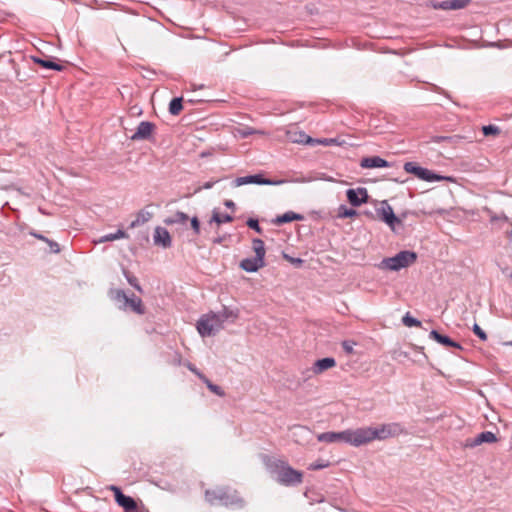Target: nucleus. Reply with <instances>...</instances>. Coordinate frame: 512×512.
I'll use <instances>...</instances> for the list:
<instances>
[{"instance_id": "f257e3e1", "label": "nucleus", "mask_w": 512, "mask_h": 512, "mask_svg": "<svg viewBox=\"0 0 512 512\" xmlns=\"http://www.w3.org/2000/svg\"><path fill=\"white\" fill-rule=\"evenodd\" d=\"M271 474L275 475L278 483L284 486H294L302 482V473L293 469L287 462L273 460L267 464Z\"/></svg>"}, {"instance_id": "f03ea898", "label": "nucleus", "mask_w": 512, "mask_h": 512, "mask_svg": "<svg viewBox=\"0 0 512 512\" xmlns=\"http://www.w3.org/2000/svg\"><path fill=\"white\" fill-rule=\"evenodd\" d=\"M205 498L212 505L221 504L232 508H243L245 506V501L236 491H230L226 488L206 490Z\"/></svg>"}, {"instance_id": "7ed1b4c3", "label": "nucleus", "mask_w": 512, "mask_h": 512, "mask_svg": "<svg viewBox=\"0 0 512 512\" xmlns=\"http://www.w3.org/2000/svg\"><path fill=\"white\" fill-rule=\"evenodd\" d=\"M417 259V254L413 251H400L393 257L384 258L378 267L391 271H399L413 264Z\"/></svg>"}, {"instance_id": "20e7f679", "label": "nucleus", "mask_w": 512, "mask_h": 512, "mask_svg": "<svg viewBox=\"0 0 512 512\" xmlns=\"http://www.w3.org/2000/svg\"><path fill=\"white\" fill-rule=\"evenodd\" d=\"M222 328L223 324L215 312L203 315L197 322V330L202 337L213 336Z\"/></svg>"}, {"instance_id": "39448f33", "label": "nucleus", "mask_w": 512, "mask_h": 512, "mask_svg": "<svg viewBox=\"0 0 512 512\" xmlns=\"http://www.w3.org/2000/svg\"><path fill=\"white\" fill-rule=\"evenodd\" d=\"M372 441H374L372 427H361L346 430V443L351 446L359 447Z\"/></svg>"}, {"instance_id": "423d86ee", "label": "nucleus", "mask_w": 512, "mask_h": 512, "mask_svg": "<svg viewBox=\"0 0 512 512\" xmlns=\"http://www.w3.org/2000/svg\"><path fill=\"white\" fill-rule=\"evenodd\" d=\"M405 172L415 175L420 180L426 182H436L448 179L447 177L436 174L435 172L418 166L415 162H406L403 166Z\"/></svg>"}, {"instance_id": "0eeeda50", "label": "nucleus", "mask_w": 512, "mask_h": 512, "mask_svg": "<svg viewBox=\"0 0 512 512\" xmlns=\"http://www.w3.org/2000/svg\"><path fill=\"white\" fill-rule=\"evenodd\" d=\"M405 433L404 427L397 422L382 424L372 428L373 440H385Z\"/></svg>"}, {"instance_id": "6e6552de", "label": "nucleus", "mask_w": 512, "mask_h": 512, "mask_svg": "<svg viewBox=\"0 0 512 512\" xmlns=\"http://www.w3.org/2000/svg\"><path fill=\"white\" fill-rule=\"evenodd\" d=\"M113 298L116 301L123 302L124 308L129 306L137 314L142 315L145 312L143 305H142V300L135 295H132V297H129L125 294V292L123 290H116L114 292Z\"/></svg>"}, {"instance_id": "1a4fd4ad", "label": "nucleus", "mask_w": 512, "mask_h": 512, "mask_svg": "<svg viewBox=\"0 0 512 512\" xmlns=\"http://www.w3.org/2000/svg\"><path fill=\"white\" fill-rule=\"evenodd\" d=\"M109 489L114 493L115 502L124 509V512H137L136 501L125 494L115 485H111Z\"/></svg>"}, {"instance_id": "9d476101", "label": "nucleus", "mask_w": 512, "mask_h": 512, "mask_svg": "<svg viewBox=\"0 0 512 512\" xmlns=\"http://www.w3.org/2000/svg\"><path fill=\"white\" fill-rule=\"evenodd\" d=\"M154 129L155 125L152 122L141 121L130 139L133 141L149 140L152 137Z\"/></svg>"}, {"instance_id": "9b49d317", "label": "nucleus", "mask_w": 512, "mask_h": 512, "mask_svg": "<svg viewBox=\"0 0 512 512\" xmlns=\"http://www.w3.org/2000/svg\"><path fill=\"white\" fill-rule=\"evenodd\" d=\"M346 196L349 203L355 207L360 206L363 203H366L369 197L366 188L362 187H359L357 189H348L346 191Z\"/></svg>"}, {"instance_id": "f8f14e48", "label": "nucleus", "mask_w": 512, "mask_h": 512, "mask_svg": "<svg viewBox=\"0 0 512 512\" xmlns=\"http://www.w3.org/2000/svg\"><path fill=\"white\" fill-rule=\"evenodd\" d=\"M378 213L380 214L381 220L384 221L393 230L395 228V224L400 223L399 218L395 215L392 207L386 201L382 203Z\"/></svg>"}, {"instance_id": "ddd939ff", "label": "nucleus", "mask_w": 512, "mask_h": 512, "mask_svg": "<svg viewBox=\"0 0 512 512\" xmlns=\"http://www.w3.org/2000/svg\"><path fill=\"white\" fill-rule=\"evenodd\" d=\"M335 366H336L335 359L332 357H326V358H322V359L315 361L313 366L311 367V369L307 370L306 373L312 372L315 375H319V374L323 373L324 371L331 369ZM305 378L306 379L310 378V375L307 374L305 376Z\"/></svg>"}, {"instance_id": "4468645a", "label": "nucleus", "mask_w": 512, "mask_h": 512, "mask_svg": "<svg viewBox=\"0 0 512 512\" xmlns=\"http://www.w3.org/2000/svg\"><path fill=\"white\" fill-rule=\"evenodd\" d=\"M154 244L163 248H169L172 245L170 233L166 228L157 226L153 236Z\"/></svg>"}, {"instance_id": "2eb2a0df", "label": "nucleus", "mask_w": 512, "mask_h": 512, "mask_svg": "<svg viewBox=\"0 0 512 512\" xmlns=\"http://www.w3.org/2000/svg\"><path fill=\"white\" fill-rule=\"evenodd\" d=\"M390 163L379 156L364 157L360 161V167L364 169L390 167Z\"/></svg>"}, {"instance_id": "dca6fc26", "label": "nucleus", "mask_w": 512, "mask_h": 512, "mask_svg": "<svg viewBox=\"0 0 512 512\" xmlns=\"http://www.w3.org/2000/svg\"><path fill=\"white\" fill-rule=\"evenodd\" d=\"M264 177L262 174H255V175H247L242 177H237L233 182V187H240L243 185L248 184H257V185H263Z\"/></svg>"}, {"instance_id": "f3484780", "label": "nucleus", "mask_w": 512, "mask_h": 512, "mask_svg": "<svg viewBox=\"0 0 512 512\" xmlns=\"http://www.w3.org/2000/svg\"><path fill=\"white\" fill-rule=\"evenodd\" d=\"M318 441L326 443L344 442L346 443V430L341 432H324L317 436Z\"/></svg>"}, {"instance_id": "a211bd4d", "label": "nucleus", "mask_w": 512, "mask_h": 512, "mask_svg": "<svg viewBox=\"0 0 512 512\" xmlns=\"http://www.w3.org/2000/svg\"><path fill=\"white\" fill-rule=\"evenodd\" d=\"M265 265V261L258 260V258H245L241 261L240 267L246 272H256L258 269Z\"/></svg>"}, {"instance_id": "6ab92c4d", "label": "nucleus", "mask_w": 512, "mask_h": 512, "mask_svg": "<svg viewBox=\"0 0 512 512\" xmlns=\"http://www.w3.org/2000/svg\"><path fill=\"white\" fill-rule=\"evenodd\" d=\"M429 337L439 344H442L447 347H454V348H461L460 344L455 342L453 339H451L447 335L440 334L436 330H432L429 334Z\"/></svg>"}, {"instance_id": "aec40b11", "label": "nucleus", "mask_w": 512, "mask_h": 512, "mask_svg": "<svg viewBox=\"0 0 512 512\" xmlns=\"http://www.w3.org/2000/svg\"><path fill=\"white\" fill-rule=\"evenodd\" d=\"M222 324L226 321L234 322L239 317V310L237 308H231L223 306L222 310L217 312Z\"/></svg>"}, {"instance_id": "412c9836", "label": "nucleus", "mask_w": 512, "mask_h": 512, "mask_svg": "<svg viewBox=\"0 0 512 512\" xmlns=\"http://www.w3.org/2000/svg\"><path fill=\"white\" fill-rule=\"evenodd\" d=\"M152 217H153V213L148 211L147 208H144L137 213L135 220H133L130 223L129 227L136 228L138 226H141V225L147 223L148 221H150L152 219Z\"/></svg>"}, {"instance_id": "4be33fe9", "label": "nucleus", "mask_w": 512, "mask_h": 512, "mask_svg": "<svg viewBox=\"0 0 512 512\" xmlns=\"http://www.w3.org/2000/svg\"><path fill=\"white\" fill-rule=\"evenodd\" d=\"M302 219H303V216L301 214L295 213L293 211H288L282 215L277 216L273 220V223L276 225H281L284 223H289V222L296 221V220L299 221Z\"/></svg>"}, {"instance_id": "5701e85b", "label": "nucleus", "mask_w": 512, "mask_h": 512, "mask_svg": "<svg viewBox=\"0 0 512 512\" xmlns=\"http://www.w3.org/2000/svg\"><path fill=\"white\" fill-rule=\"evenodd\" d=\"M189 217L186 213L177 211L175 214H173L170 217H167L164 220V223L167 225H174V224H186Z\"/></svg>"}, {"instance_id": "b1692460", "label": "nucleus", "mask_w": 512, "mask_h": 512, "mask_svg": "<svg viewBox=\"0 0 512 512\" xmlns=\"http://www.w3.org/2000/svg\"><path fill=\"white\" fill-rule=\"evenodd\" d=\"M290 139L294 143H305V144H311L315 142V139L311 138L310 136L306 135L304 132H294L293 134L289 132Z\"/></svg>"}, {"instance_id": "393cba45", "label": "nucleus", "mask_w": 512, "mask_h": 512, "mask_svg": "<svg viewBox=\"0 0 512 512\" xmlns=\"http://www.w3.org/2000/svg\"><path fill=\"white\" fill-rule=\"evenodd\" d=\"M33 60L35 63H38L39 65H41L43 68H46V69H52V70H56V71H61L63 69V66L61 64H58L49 59H41V58L33 57Z\"/></svg>"}, {"instance_id": "a878e982", "label": "nucleus", "mask_w": 512, "mask_h": 512, "mask_svg": "<svg viewBox=\"0 0 512 512\" xmlns=\"http://www.w3.org/2000/svg\"><path fill=\"white\" fill-rule=\"evenodd\" d=\"M252 244H253V249L255 252V257L258 258V260L264 261V258H265L264 242L259 238H255V239H253Z\"/></svg>"}, {"instance_id": "bb28decb", "label": "nucleus", "mask_w": 512, "mask_h": 512, "mask_svg": "<svg viewBox=\"0 0 512 512\" xmlns=\"http://www.w3.org/2000/svg\"><path fill=\"white\" fill-rule=\"evenodd\" d=\"M127 237H128V235L124 230L118 229L115 233H109V234L103 235L99 239V242L104 243V242L114 241V240H118L121 238H127Z\"/></svg>"}, {"instance_id": "cd10ccee", "label": "nucleus", "mask_w": 512, "mask_h": 512, "mask_svg": "<svg viewBox=\"0 0 512 512\" xmlns=\"http://www.w3.org/2000/svg\"><path fill=\"white\" fill-rule=\"evenodd\" d=\"M182 102H183L182 97L173 98L169 103V113L174 116L178 115L181 112V110L183 109Z\"/></svg>"}, {"instance_id": "c85d7f7f", "label": "nucleus", "mask_w": 512, "mask_h": 512, "mask_svg": "<svg viewBox=\"0 0 512 512\" xmlns=\"http://www.w3.org/2000/svg\"><path fill=\"white\" fill-rule=\"evenodd\" d=\"M357 215V211L348 208L346 205H340L338 208V218H351Z\"/></svg>"}, {"instance_id": "c756f323", "label": "nucleus", "mask_w": 512, "mask_h": 512, "mask_svg": "<svg viewBox=\"0 0 512 512\" xmlns=\"http://www.w3.org/2000/svg\"><path fill=\"white\" fill-rule=\"evenodd\" d=\"M232 220H233V217L231 215L220 214L216 211L213 212V215L211 218V222H216L217 224L228 223V222H231Z\"/></svg>"}, {"instance_id": "7c9ffc66", "label": "nucleus", "mask_w": 512, "mask_h": 512, "mask_svg": "<svg viewBox=\"0 0 512 512\" xmlns=\"http://www.w3.org/2000/svg\"><path fill=\"white\" fill-rule=\"evenodd\" d=\"M501 132L500 128L496 125H482V135L488 137V136H496L499 135Z\"/></svg>"}, {"instance_id": "2f4dec72", "label": "nucleus", "mask_w": 512, "mask_h": 512, "mask_svg": "<svg viewBox=\"0 0 512 512\" xmlns=\"http://www.w3.org/2000/svg\"><path fill=\"white\" fill-rule=\"evenodd\" d=\"M498 429L495 431H482V443H494L497 441Z\"/></svg>"}, {"instance_id": "473e14b6", "label": "nucleus", "mask_w": 512, "mask_h": 512, "mask_svg": "<svg viewBox=\"0 0 512 512\" xmlns=\"http://www.w3.org/2000/svg\"><path fill=\"white\" fill-rule=\"evenodd\" d=\"M402 323L407 326V327H420L421 326V322L414 318L413 316L410 315L409 312H407L403 318H402Z\"/></svg>"}, {"instance_id": "72a5a7b5", "label": "nucleus", "mask_w": 512, "mask_h": 512, "mask_svg": "<svg viewBox=\"0 0 512 512\" xmlns=\"http://www.w3.org/2000/svg\"><path fill=\"white\" fill-rule=\"evenodd\" d=\"M203 382L206 384L207 388H208L211 392L215 393L216 395H218V396H220V397H223V396L225 395L224 390H223L220 386H218V385H216V384H213V383H212L209 379H207L206 377H205V379L203 380Z\"/></svg>"}, {"instance_id": "f704fd0d", "label": "nucleus", "mask_w": 512, "mask_h": 512, "mask_svg": "<svg viewBox=\"0 0 512 512\" xmlns=\"http://www.w3.org/2000/svg\"><path fill=\"white\" fill-rule=\"evenodd\" d=\"M123 274H124L126 280L128 281V283L132 287H134L137 291L142 292V288H141V286L138 283V279L134 275H132L131 273H129L125 269L123 270Z\"/></svg>"}, {"instance_id": "c9c22d12", "label": "nucleus", "mask_w": 512, "mask_h": 512, "mask_svg": "<svg viewBox=\"0 0 512 512\" xmlns=\"http://www.w3.org/2000/svg\"><path fill=\"white\" fill-rule=\"evenodd\" d=\"M330 462L324 459H318L315 462L311 463L308 467L309 470H320L329 467Z\"/></svg>"}, {"instance_id": "e433bc0d", "label": "nucleus", "mask_w": 512, "mask_h": 512, "mask_svg": "<svg viewBox=\"0 0 512 512\" xmlns=\"http://www.w3.org/2000/svg\"><path fill=\"white\" fill-rule=\"evenodd\" d=\"M469 0H450V10H458L466 7Z\"/></svg>"}, {"instance_id": "4c0bfd02", "label": "nucleus", "mask_w": 512, "mask_h": 512, "mask_svg": "<svg viewBox=\"0 0 512 512\" xmlns=\"http://www.w3.org/2000/svg\"><path fill=\"white\" fill-rule=\"evenodd\" d=\"M247 226L251 229H253L254 231H256L257 233L261 234L262 233V228L260 227L259 225V221L255 218H249L246 222Z\"/></svg>"}, {"instance_id": "58836bf2", "label": "nucleus", "mask_w": 512, "mask_h": 512, "mask_svg": "<svg viewBox=\"0 0 512 512\" xmlns=\"http://www.w3.org/2000/svg\"><path fill=\"white\" fill-rule=\"evenodd\" d=\"M190 223L194 234L199 235L201 231L199 219L196 216H194L191 218Z\"/></svg>"}, {"instance_id": "ea45409f", "label": "nucleus", "mask_w": 512, "mask_h": 512, "mask_svg": "<svg viewBox=\"0 0 512 512\" xmlns=\"http://www.w3.org/2000/svg\"><path fill=\"white\" fill-rule=\"evenodd\" d=\"M433 8L441 10H450V0L436 2L433 4Z\"/></svg>"}, {"instance_id": "a19ab883", "label": "nucleus", "mask_w": 512, "mask_h": 512, "mask_svg": "<svg viewBox=\"0 0 512 512\" xmlns=\"http://www.w3.org/2000/svg\"><path fill=\"white\" fill-rule=\"evenodd\" d=\"M287 182L288 181L285 179L271 180V179L264 178L263 185L278 186V185H282Z\"/></svg>"}, {"instance_id": "79ce46f5", "label": "nucleus", "mask_w": 512, "mask_h": 512, "mask_svg": "<svg viewBox=\"0 0 512 512\" xmlns=\"http://www.w3.org/2000/svg\"><path fill=\"white\" fill-rule=\"evenodd\" d=\"M186 367L193 372L197 377H199L202 381L205 379V376L190 362L186 363Z\"/></svg>"}, {"instance_id": "37998d69", "label": "nucleus", "mask_w": 512, "mask_h": 512, "mask_svg": "<svg viewBox=\"0 0 512 512\" xmlns=\"http://www.w3.org/2000/svg\"><path fill=\"white\" fill-rule=\"evenodd\" d=\"M480 445V434H477L473 440H466L464 446L465 447H476Z\"/></svg>"}, {"instance_id": "c03bdc74", "label": "nucleus", "mask_w": 512, "mask_h": 512, "mask_svg": "<svg viewBox=\"0 0 512 512\" xmlns=\"http://www.w3.org/2000/svg\"><path fill=\"white\" fill-rule=\"evenodd\" d=\"M47 244L50 247V252H52V253H59L60 252V246H59V244L57 242L49 239L47 241Z\"/></svg>"}, {"instance_id": "a18cd8bd", "label": "nucleus", "mask_w": 512, "mask_h": 512, "mask_svg": "<svg viewBox=\"0 0 512 512\" xmlns=\"http://www.w3.org/2000/svg\"><path fill=\"white\" fill-rule=\"evenodd\" d=\"M30 235H32L33 237L41 240V241H44L47 243V241L49 240L47 237H45L44 235L40 234V233H37L35 231H32L30 232Z\"/></svg>"}, {"instance_id": "49530a36", "label": "nucleus", "mask_w": 512, "mask_h": 512, "mask_svg": "<svg viewBox=\"0 0 512 512\" xmlns=\"http://www.w3.org/2000/svg\"><path fill=\"white\" fill-rule=\"evenodd\" d=\"M342 347L345 350V352H347V353H352V351H353L352 345L347 341L343 342Z\"/></svg>"}, {"instance_id": "de8ad7c7", "label": "nucleus", "mask_w": 512, "mask_h": 512, "mask_svg": "<svg viewBox=\"0 0 512 512\" xmlns=\"http://www.w3.org/2000/svg\"><path fill=\"white\" fill-rule=\"evenodd\" d=\"M240 133H241V136L247 137L248 135H251L253 133V131L249 128H245V129L241 130Z\"/></svg>"}, {"instance_id": "09e8293b", "label": "nucleus", "mask_w": 512, "mask_h": 512, "mask_svg": "<svg viewBox=\"0 0 512 512\" xmlns=\"http://www.w3.org/2000/svg\"><path fill=\"white\" fill-rule=\"evenodd\" d=\"M473 332L480 338V325L478 323H474Z\"/></svg>"}, {"instance_id": "8fccbe9b", "label": "nucleus", "mask_w": 512, "mask_h": 512, "mask_svg": "<svg viewBox=\"0 0 512 512\" xmlns=\"http://www.w3.org/2000/svg\"><path fill=\"white\" fill-rule=\"evenodd\" d=\"M224 205L227 207V208H231V209H234L235 208V203L232 201V200H226L224 202Z\"/></svg>"}, {"instance_id": "3c124183", "label": "nucleus", "mask_w": 512, "mask_h": 512, "mask_svg": "<svg viewBox=\"0 0 512 512\" xmlns=\"http://www.w3.org/2000/svg\"><path fill=\"white\" fill-rule=\"evenodd\" d=\"M335 140L334 139H324V140H315V142H319V143H322V144H325V145H328L332 142H334Z\"/></svg>"}, {"instance_id": "603ef678", "label": "nucleus", "mask_w": 512, "mask_h": 512, "mask_svg": "<svg viewBox=\"0 0 512 512\" xmlns=\"http://www.w3.org/2000/svg\"><path fill=\"white\" fill-rule=\"evenodd\" d=\"M214 184H215V182L209 181V182L204 183L202 188L203 189H210V188L213 187Z\"/></svg>"}, {"instance_id": "864d4df0", "label": "nucleus", "mask_w": 512, "mask_h": 512, "mask_svg": "<svg viewBox=\"0 0 512 512\" xmlns=\"http://www.w3.org/2000/svg\"><path fill=\"white\" fill-rule=\"evenodd\" d=\"M495 220H502L504 222H507L508 221V217L506 215H501L499 217H493L492 221H495Z\"/></svg>"}, {"instance_id": "5fc2aeb1", "label": "nucleus", "mask_w": 512, "mask_h": 512, "mask_svg": "<svg viewBox=\"0 0 512 512\" xmlns=\"http://www.w3.org/2000/svg\"><path fill=\"white\" fill-rule=\"evenodd\" d=\"M290 261H291L292 263H294V264H298V265H300V264H302V263H303V260H302V259H300V258H290Z\"/></svg>"}, {"instance_id": "6e6d98bb", "label": "nucleus", "mask_w": 512, "mask_h": 512, "mask_svg": "<svg viewBox=\"0 0 512 512\" xmlns=\"http://www.w3.org/2000/svg\"><path fill=\"white\" fill-rule=\"evenodd\" d=\"M308 181H310V179L301 178V179L295 180L294 182L304 183V182H308Z\"/></svg>"}, {"instance_id": "4d7b16f0", "label": "nucleus", "mask_w": 512, "mask_h": 512, "mask_svg": "<svg viewBox=\"0 0 512 512\" xmlns=\"http://www.w3.org/2000/svg\"><path fill=\"white\" fill-rule=\"evenodd\" d=\"M433 91H435V92H440V93H444L440 87L435 86V85L433 86Z\"/></svg>"}, {"instance_id": "13d9d810", "label": "nucleus", "mask_w": 512, "mask_h": 512, "mask_svg": "<svg viewBox=\"0 0 512 512\" xmlns=\"http://www.w3.org/2000/svg\"><path fill=\"white\" fill-rule=\"evenodd\" d=\"M487 338L486 333L482 330V341H485Z\"/></svg>"}, {"instance_id": "bf43d9fd", "label": "nucleus", "mask_w": 512, "mask_h": 512, "mask_svg": "<svg viewBox=\"0 0 512 512\" xmlns=\"http://www.w3.org/2000/svg\"><path fill=\"white\" fill-rule=\"evenodd\" d=\"M507 344L512 346V341H511V342H508Z\"/></svg>"}]
</instances>
